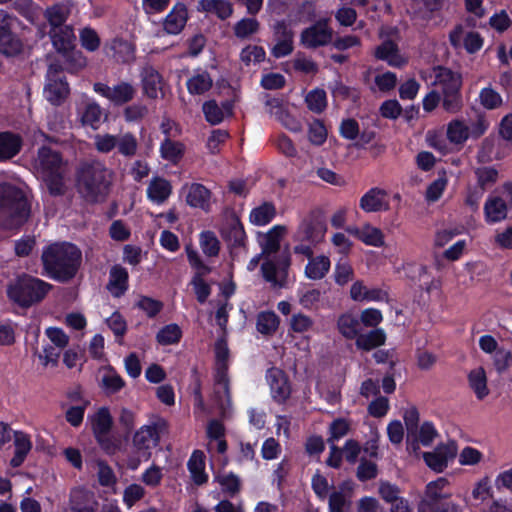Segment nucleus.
<instances>
[{"instance_id": "obj_62", "label": "nucleus", "mask_w": 512, "mask_h": 512, "mask_svg": "<svg viewBox=\"0 0 512 512\" xmlns=\"http://www.w3.org/2000/svg\"><path fill=\"white\" fill-rule=\"evenodd\" d=\"M334 280L336 284L340 286L346 285L348 282L353 280L354 269L346 260H340L334 269Z\"/></svg>"}, {"instance_id": "obj_61", "label": "nucleus", "mask_w": 512, "mask_h": 512, "mask_svg": "<svg viewBox=\"0 0 512 512\" xmlns=\"http://www.w3.org/2000/svg\"><path fill=\"white\" fill-rule=\"evenodd\" d=\"M418 275L419 286L427 293L438 291L441 288V281L438 278L431 277L428 270L424 266H418L415 268Z\"/></svg>"}, {"instance_id": "obj_23", "label": "nucleus", "mask_w": 512, "mask_h": 512, "mask_svg": "<svg viewBox=\"0 0 512 512\" xmlns=\"http://www.w3.org/2000/svg\"><path fill=\"white\" fill-rule=\"evenodd\" d=\"M375 56L395 68H401L408 63V57L401 54L397 46L391 40L384 41L378 46L375 50Z\"/></svg>"}, {"instance_id": "obj_26", "label": "nucleus", "mask_w": 512, "mask_h": 512, "mask_svg": "<svg viewBox=\"0 0 512 512\" xmlns=\"http://www.w3.org/2000/svg\"><path fill=\"white\" fill-rule=\"evenodd\" d=\"M186 202L191 207L208 211L211 205V192L202 184L193 183L187 187Z\"/></svg>"}, {"instance_id": "obj_22", "label": "nucleus", "mask_w": 512, "mask_h": 512, "mask_svg": "<svg viewBox=\"0 0 512 512\" xmlns=\"http://www.w3.org/2000/svg\"><path fill=\"white\" fill-rule=\"evenodd\" d=\"M484 217L488 224H495L504 221L508 215L506 202L496 195H490L486 199L484 206Z\"/></svg>"}, {"instance_id": "obj_53", "label": "nucleus", "mask_w": 512, "mask_h": 512, "mask_svg": "<svg viewBox=\"0 0 512 512\" xmlns=\"http://www.w3.org/2000/svg\"><path fill=\"white\" fill-rule=\"evenodd\" d=\"M282 35L277 40V43L272 48V55L276 58H281L289 55L293 51V34L287 30L285 26H280Z\"/></svg>"}, {"instance_id": "obj_54", "label": "nucleus", "mask_w": 512, "mask_h": 512, "mask_svg": "<svg viewBox=\"0 0 512 512\" xmlns=\"http://www.w3.org/2000/svg\"><path fill=\"white\" fill-rule=\"evenodd\" d=\"M118 152L125 157H133L138 150L137 138L130 132L117 135Z\"/></svg>"}, {"instance_id": "obj_19", "label": "nucleus", "mask_w": 512, "mask_h": 512, "mask_svg": "<svg viewBox=\"0 0 512 512\" xmlns=\"http://www.w3.org/2000/svg\"><path fill=\"white\" fill-rule=\"evenodd\" d=\"M271 395L278 401H285L291 393L290 384L282 370L278 368H270L266 375Z\"/></svg>"}, {"instance_id": "obj_7", "label": "nucleus", "mask_w": 512, "mask_h": 512, "mask_svg": "<svg viewBox=\"0 0 512 512\" xmlns=\"http://www.w3.org/2000/svg\"><path fill=\"white\" fill-rule=\"evenodd\" d=\"M93 90L115 106H122L132 101L136 95L134 85L126 81H120L113 86L96 82L93 84Z\"/></svg>"}, {"instance_id": "obj_49", "label": "nucleus", "mask_w": 512, "mask_h": 512, "mask_svg": "<svg viewBox=\"0 0 512 512\" xmlns=\"http://www.w3.org/2000/svg\"><path fill=\"white\" fill-rule=\"evenodd\" d=\"M350 494L344 489H339L333 491L328 500V506L330 512H349L351 501Z\"/></svg>"}, {"instance_id": "obj_33", "label": "nucleus", "mask_w": 512, "mask_h": 512, "mask_svg": "<svg viewBox=\"0 0 512 512\" xmlns=\"http://www.w3.org/2000/svg\"><path fill=\"white\" fill-rule=\"evenodd\" d=\"M128 287V272L125 268L115 265L109 273V282L107 285L110 293L115 296H121Z\"/></svg>"}, {"instance_id": "obj_12", "label": "nucleus", "mask_w": 512, "mask_h": 512, "mask_svg": "<svg viewBox=\"0 0 512 512\" xmlns=\"http://www.w3.org/2000/svg\"><path fill=\"white\" fill-rule=\"evenodd\" d=\"M77 117L83 126L98 130L102 123L103 109L94 99L84 96L77 105Z\"/></svg>"}, {"instance_id": "obj_57", "label": "nucleus", "mask_w": 512, "mask_h": 512, "mask_svg": "<svg viewBox=\"0 0 512 512\" xmlns=\"http://www.w3.org/2000/svg\"><path fill=\"white\" fill-rule=\"evenodd\" d=\"M279 325V318L274 312H261L257 317V330L261 334H273Z\"/></svg>"}, {"instance_id": "obj_40", "label": "nucleus", "mask_w": 512, "mask_h": 512, "mask_svg": "<svg viewBox=\"0 0 512 512\" xmlns=\"http://www.w3.org/2000/svg\"><path fill=\"white\" fill-rule=\"evenodd\" d=\"M70 12V7L65 4H57L47 8L45 17L50 25V30L67 26L65 22Z\"/></svg>"}, {"instance_id": "obj_6", "label": "nucleus", "mask_w": 512, "mask_h": 512, "mask_svg": "<svg viewBox=\"0 0 512 512\" xmlns=\"http://www.w3.org/2000/svg\"><path fill=\"white\" fill-rule=\"evenodd\" d=\"M35 169L46 183L50 193L60 194L63 191V175L65 163L60 154L48 147H42L38 151L35 160Z\"/></svg>"}, {"instance_id": "obj_60", "label": "nucleus", "mask_w": 512, "mask_h": 512, "mask_svg": "<svg viewBox=\"0 0 512 512\" xmlns=\"http://www.w3.org/2000/svg\"><path fill=\"white\" fill-rule=\"evenodd\" d=\"M360 241L373 247H381L384 244V235L380 229L369 224L361 228Z\"/></svg>"}, {"instance_id": "obj_39", "label": "nucleus", "mask_w": 512, "mask_h": 512, "mask_svg": "<svg viewBox=\"0 0 512 512\" xmlns=\"http://www.w3.org/2000/svg\"><path fill=\"white\" fill-rule=\"evenodd\" d=\"M21 148V139L19 136L10 133H0V159L7 160L14 157Z\"/></svg>"}, {"instance_id": "obj_32", "label": "nucleus", "mask_w": 512, "mask_h": 512, "mask_svg": "<svg viewBox=\"0 0 512 512\" xmlns=\"http://www.w3.org/2000/svg\"><path fill=\"white\" fill-rule=\"evenodd\" d=\"M172 192L171 184L161 177H154L147 188V197L150 201L161 204L165 202Z\"/></svg>"}, {"instance_id": "obj_31", "label": "nucleus", "mask_w": 512, "mask_h": 512, "mask_svg": "<svg viewBox=\"0 0 512 512\" xmlns=\"http://www.w3.org/2000/svg\"><path fill=\"white\" fill-rule=\"evenodd\" d=\"M207 437L209 438V450H215L223 454L227 450V443L224 439L225 428L218 420H211L207 425Z\"/></svg>"}, {"instance_id": "obj_58", "label": "nucleus", "mask_w": 512, "mask_h": 512, "mask_svg": "<svg viewBox=\"0 0 512 512\" xmlns=\"http://www.w3.org/2000/svg\"><path fill=\"white\" fill-rule=\"evenodd\" d=\"M186 254L190 266L195 270L193 278L204 280V277L211 272V268L201 260L198 252L190 246L186 247Z\"/></svg>"}, {"instance_id": "obj_51", "label": "nucleus", "mask_w": 512, "mask_h": 512, "mask_svg": "<svg viewBox=\"0 0 512 512\" xmlns=\"http://www.w3.org/2000/svg\"><path fill=\"white\" fill-rule=\"evenodd\" d=\"M447 138L451 143L463 144L469 138L468 124L462 120H453L447 125Z\"/></svg>"}, {"instance_id": "obj_4", "label": "nucleus", "mask_w": 512, "mask_h": 512, "mask_svg": "<svg viewBox=\"0 0 512 512\" xmlns=\"http://www.w3.org/2000/svg\"><path fill=\"white\" fill-rule=\"evenodd\" d=\"M0 224L13 229L21 226L29 217L30 208L27 200L13 186L0 185Z\"/></svg>"}, {"instance_id": "obj_18", "label": "nucleus", "mask_w": 512, "mask_h": 512, "mask_svg": "<svg viewBox=\"0 0 512 512\" xmlns=\"http://www.w3.org/2000/svg\"><path fill=\"white\" fill-rule=\"evenodd\" d=\"M266 107L271 116L275 117L286 129L299 132L302 129L301 122L293 116L288 108L278 99H270Z\"/></svg>"}, {"instance_id": "obj_59", "label": "nucleus", "mask_w": 512, "mask_h": 512, "mask_svg": "<svg viewBox=\"0 0 512 512\" xmlns=\"http://www.w3.org/2000/svg\"><path fill=\"white\" fill-rule=\"evenodd\" d=\"M199 244L202 252L208 257H215L220 250V242L211 231H204L199 236Z\"/></svg>"}, {"instance_id": "obj_20", "label": "nucleus", "mask_w": 512, "mask_h": 512, "mask_svg": "<svg viewBox=\"0 0 512 512\" xmlns=\"http://www.w3.org/2000/svg\"><path fill=\"white\" fill-rule=\"evenodd\" d=\"M143 93L152 99L158 97L163 89L161 74L151 65L147 64L140 71Z\"/></svg>"}, {"instance_id": "obj_44", "label": "nucleus", "mask_w": 512, "mask_h": 512, "mask_svg": "<svg viewBox=\"0 0 512 512\" xmlns=\"http://www.w3.org/2000/svg\"><path fill=\"white\" fill-rule=\"evenodd\" d=\"M111 50L113 51V57L118 62L129 63L135 58V47L132 43L126 40H113L111 43Z\"/></svg>"}, {"instance_id": "obj_15", "label": "nucleus", "mask_w": 512, "mask_h": 512, "mask_svg": "<svg viewBox=\"0 0 512 512\" xmlns=\"http://www.w3.org/2000/svg\"><path fill=\"white\" fill-rule=\"evenodd\" d=\"M46 335L51 343L55 345L56 348H58V350L56 351L53 347L50 346L45 347L41 359L43 361V365L45 366H48L49 364L56 365L60 356L59 350L65 348L68 345L69 337L62 329L56 327H50L46 329Z\"/></svg>"}, {"instance_id": "obj_10", "label": "nucleus", "mask_w": 512, "mask_h": 512, "mask_svg": "<svg viewBox=\"0 0 512 512\" xmlns=\"http://www.w3.org/2000/svg\"><path fill=\"white\" fill-rule=\"evenodd\" d=\"M158 424L152 423L140 427L133 436V447L143 458L148 460L150 458V450L157 446L160 440Z\"/></svg>"}, {"instance_id": "obj_21", "label": "nucleus", "mask_w": 512, "mask_h": 512, "mask_svg": "<svg viewBox=\"0 0 512 512\" xmlns=\"http://www.w3.org/2000/svg\"><path fill=\"white\" fill-rule=\"evenodd\" d=\"M213 400L223 414L231 408L229 381L224 371H217L216 373Z\"/></svg>"}, {"instance_id": "obj_42", "label": "nucleus", "mask_w": 512, "mask_h": 512, "mask_svg": "<svg viewBox=\"0 0 512 512\" xmlns=\"http://www.w3.org/2000/svg\"><path fill=\"white\" fill-rule=\"evenodd\" d=\"M199 9L217 15L220 19H226L233 13L232 4L227 0H201Z\"/></svg>"}, {"instance_id": "obj_34", "label": "nucleus", "mask_w": 512, "mask_h": 512, "mask_svg": "<svg viewBox=\"0 0 512 512\" xmlns=\"http://www.w3.org/2000/svg\"><path fill=\"white\" fill-rule=\"evenodd\" d=\"M15 452L10 464L13 467L20 466L30 450L32 449V442L30 436L22 431H15L13 434Z\"/></svg>"}, {"instance_id": "obj_64", "label": "nucleus", "mask_w": 512, "mask_h": 512, "mask_svg": "<svg viewBox=\"0 0 512 512\" xmlns=\"http://www.w3.org/2000/svg\"><path fill=\"white\" fill-rule=\"evenodd\" d=\"M259 22L254 18H243L234 26V33L238 38L245 39L257 33Z\"/></svg>"}, {"instance_id": "obj_55", "label": "nucleus", "mask_w": 512, "mask_h": 512, "mask_svg": "<svg viewBox=\"0 0 512 512\" xmlns=\"http://www.w3.org/2000/svg\"><path fill=\"white\" fill-rule=\"evenodd\" d=\"M182 337L181 328L174 323L162 327L157 335L156 340L161 345H173L180 341Z\"/></svg>"}, {"instance_id": "obj_30", "label": "nucleus", "mask_w": 512, "mask_h": 512, "mask_svg": "<svg viewBox=\"0 0 512 512\" xmlns=\"http://www.w3.org/2000/svg\"><path fill=\"white\" fill-rule=\"evenodd\" d=\"M468 384L478 400H483L490 393L486 371L483 367H476L469 372Z\"/></svg>"}, {"instance_id": "obj_46", "label": "nucleus", "mask_w": 512, "mask_h": 512, "mask_svg": "<svg viewBox=\"0 0 512 512\" xmlns=\"http://www.w3.org/2000/svg\"><path fill=\"white\" fill-rule=\"evenodd\" d=\"M213 84V80L211 76L203 71L194 74L192 77H190L187 81V88L189 93L200 95L205 92H207Z\"/></svg>"}, {"instance_id": "obj_1", "label": "nucleus", "mask_w": 512, "mask_h": 512, "mask_svg": "<svg viewBox=\"0 0 512 512\" xmlns=\"http://www.w3.org/2000/svg\"><path fill=\"white\" fill-rule=\"evenodd\" d=\"M41 259L44 270L52 279L67 281L78 270L81 252L73 244L54 243L43 251Z\"/></svg>"}, {"instance_id": "obj_27", "label": "nucleus", "mask_w": 512, "mask_h": 512, "mask_svg": "<svg viewBox=\"0 0 512 512\" xmlns=\"http://www.w3.org/2000/svg\"><path fill=\"white\" fill-rule=\"evenodd\" d=\"M92 429L99 443L103 445L104 438L110 431L113 420L110 411L106 407L100 408L91 418Z\"/></svg>"}, {"instance_id": "obj_45", "label": "nucleus", "mask_w": 512, "mask_h": 512, "mask_svg": "<svg viewBox=\"0 0 512 512\" xmlns=\"http://www.w3.org/2000/svg\"><path fill=\"white\" fill-rule=\"evenodd\" d=\"M359 326L358 318L349 313L339 316L337 320L339 333L347 339H353L358 336Z\"/></svg>"}, {"instance_id": "obj_29", "label": "nucleus", "mask_w": 512, "mask_h": 512, "mask_svg": "<svg viewBox=\"0 0 512 512\" xmlns=\"http://www.w3.org/2000/svg\"><path fill=\"white\" fill-rule=\"evenodd\" d=\"M98 502L87 492L74 489L70 496L71 512H97Z\"/></svg>"}, {"instance_id": "obj_36", "label": "nucleus", "mask_w": 512, "mask_h": 512, "mask_svg": "<svg viewBox=\"0 0 512 512\" xmlns=\"http://www.w3.org/2000/svg\"><path fill=\"white\" fill-rule=\"evenodd\" d=\"M287 266L288 263L285 267H277L274 262L266 261L261 267L263 277L274 287H283L287 278Z\"/></svg>"}, {"instance_id": "obj_50", "label": "nucleus", "mask_w": 512, "mask_h": 512, "mask_svg": "<svg viewBox=\"0 0 512 512\" xmlns=\"http://www.w3.org/2000/svg\"><path fill=\"white\" fill-rule=\"evenodd\" d=\"M474 174L477 180L476 186L486 191L490 189L498 180L499 173L494 167H478L474 170Z\"/></svg>"}, {"instance_id": "obj_38", "label": "nucleus", "mask_w": 512, "mask_h": 512, "mask_svg": "<svg viewBox=\"0 0 512 512\" xmlns=\"http://www.w3.org/2000/svg\"><path fill=\"white\" fill-rule=\"evenodd\" d=\"M287 227L284 225L273 226L262 239L263 253H275L280 248L281 239L286 235Z\"/></svg>"}, {"instance_id": "obj_2", "label": "nucleus", "mask_w": 512, "mask_h": 512, "mask_svg": "<svg viewBox=\"0 0 512 512\" xmlns=\"http://www.w3.org/2000/svg\"><path fill=\"white\" fill-rule=\"evenodd\" d=\"M112 180L113 172L103 163H83L78 170L77 189L86 201H102L109 192Z\"/></svg>"}, {"instance_id": "obj_41", "label": "nucleus", "mask_w": 512, "mask_h": 512, "mask_svg": "<svg viewBox=\"0 0 512 512\" xmlns=\"http://www.w3.org/2000/svg\"><path fill=\"white\" fill-rule=\"evenodd\" d=\"M386 334L382 329L371 330L366 334L356 337V346L359 349L369 351L385 343Z\"/></svg>"}, {"instance_id": "obj_13", "label": "nucleus", "mask_w": 512, "mask_h": 512, "mask_svg": "<svg viewBox=\"0 0 512 512\" xmlns=\"http://www.w3.org/2000/svg\"><path fill=\"white\" fill-rule=\"evenodd\" d=\"M325 233L326 228L322 223L306 217L300 222L293 239L295 242L318 244L324 239Z\"/></svg>"}, {"instance_id": "obj_3", "label": "nucleus", "mask_w": 512, "mask_h": 512, "mask_svg": "<svg viewBox=\"0 0 512 512\" xmlns=\"http://www.w3.org/2000/svg\"><path fill=\"white\" fill-rule=\"evenodd\" d=\"M421 77L439 90L443 96V107L448 112H457L461 107V76L444 67H434L422 72Z\"/></svg>"}, {"instance_id": "obj_35", "label": "nucleus", "mask_w": 512, "mask_h": 512, "mask_svg": "<svg viewBox=\"0 0 512 512\" xmlns=\"http://www.w3.org/2000/svg\"><path fill=\"white\" fill-rule=\"evenodd\" d=\"M330 259L325 255L311 258L305 267V276L311 280H320L330 269Z\"/></svg>"}, {"instance_id": "obj_47", "label": "nucleus", "mask_w": 512, "mask_h": 512, "mask_svg": "<svg viewBox=\"0 0 512 512\" xmlns=\"http://www.w3.org/2000/svg\"><path fill=\"white\" fill-rule=\"evenodd\" d=\"M203 112L206 120L215 125L223 121L226 114H230V105L225 103L223 107L211 100L203 104Z\"/></svg>"}, {"instance_id": "obj_37", "label": "nucleus", "mask_w": 512, "mask_h": 512, "mask_svg": "<svg viewBox=\"0 0 512 512\" xmlns=\"http://www.w3.org/2000/svg\"><path fill=\"white\" fill-rule=\"evenodd\" d=\"M275 216V205L271 202H264L251 210L249 220L253 225L265 226L269 224Z\"/></svg>"}, {"instance_id": "obj_25", "label": "nucleus", "mask_w": 512, "mask_h": 512, "mask_svg": "<svg viewBox=\"0 0 512 512\" xmlns=\"http://www.w3.org/2000/svg\"><path fill=\"white\" fill-rule=\"evenodd\" d=\"M53 46L58 53H68L75 47V34L71 26H64L49 31Z\"/></svg>"}, {"instance_id": "obj_14", "label": "nucleus", "mask_w": 512, "mask_h": 512, "mask_svg": "<svg viewBox=\"0 0 512 512\" xmlns=\"http://www.w3.org/2000/svg\"><path fill=\"white\" fill-rule=\"evenodd\" d=\"M457 454L456 445L451 443L438 445L434 451L426 452L423 458L426 464L436 472H442Z\"/></svg>"}, {"instance_id": "obj_17", "label": "nucleus", "mask_w": 512, "mask_h": 512, "mask_svg": "<svg viewBox=\"0 0 512 512\" xmlns=\"http://www.w3.org/2000/svg\"><path fill=\"white\" fill-rule=\"evenodd\" d=\"M359 206L367 213L388 211L390 209L388 193L378 187L371 188L360 198Z\"/></svg>"}, {"instance_id": "obj_11", "label": "nucleus", "mask_w": 512, "mask_h": 512, "mask_svg": "<svg viewBox=\"0 0 512 512\" xmlns=\"http://www.w3.org/2000/svg\"><path fill=\"white\" fill-rule=\"evenodd\" d=\"M333 30L327 20H320L304 29L300 36L301 44L310 49L325 46L332 41Z\"/></svg>"}, {"instance_id": "obj_56", "label": "nucleus", "mask_w": 512, "mask_h": 512, "mask_svg": "<svg viewBox=\"0 0 512 512\" xmlns=\"http://www.w3.org/2000/svg\"><path fill=\"white\" fill-rule=\"evenodd\" d=\"M313 328L314 320L302 312L293 314L289 320V329L294 333L305 334L313 330Z\"/></svg>"}, {"instance_id": "obj_9", "label": "nucleus", "mask_w": 512, "mask_h": 512, "mask_svg": "<svg viewBox=\"0 0 512 512\" xmlns=\"http://www.w3.org/2000/svg\"><path fill=\"white\" fill-rule=\"evenodd\" d=\"M15 23V17L0 9V52L7 56L16 55L22 50L21 41L11 33Z\"/></svg>"}, {"instance_id": "obj_48", "label": "nucleus", "mask_w": 512, "mask_h": 512, "mask_svg": "<svg viewBox=\"0 0 512 512\" xmlns=\"http://www.w3.org/2000/svg\"><path fill=\"white\" fill-rule=\"evenodd\" d=\"M184 146L180 142L165 138L160 145L161 157L171 163H177L182 157Z\"/></svg>"}, {"instance_id": "obj_24", "label": "nucleus", "mask_w": 512, "mask_h": 512, "mask_svg": "<svg viewBox=\"0 0 512 512\" xmlns=\"http://www.w3.org/2000/svg\"><path fill=\"white\" fill-rule=\"evenodd\" d=\"M188 19L187 8L184 4H176L164 19L163 27L166 33L179 34L186 25Z\"/></svg>"}, {"instance_id": "obj_28", "label": "nucleus", "mask_w": 512, "mask_h": 512, "mask_svg": "<svg viewBox=\"0 0 512 512\" xmlns=\"http://www.w3.org/2000/svg\"><path fill=\"white\" fill-rule=\"evenodd\" d=\"M99 375V386L107 395L115 394L125 386L124 379L112 367L100 369Z\"/></svg>"}, {"instance_id": "obj_63", "label": "nucleus", "mask_w": 512, "mask_h": 512, "mask_svg": "<svg viewBox=\"0 0 512 512\" xmlns=\"http://www.w3.org/2000/svg\"><path fill=\"white\" fill-rule=\"evenodd\" d=\"M397 84V76L395 73L387 71L377 74L374 78L373 91L388 92L395 88Z\"/></svg>"}, {"instance_id": "obj_16", "label": "nucleus", "mask_w": 512, "mask_h": 512, "mask_svg": "<svg viewBox=\"0 0 512 512\" xmlns=\"http://www.w3.org/2000/svg\"><path fill=\"white\" fill-rule=\"evenodd\" d=\"M450 42L454 47L463 46L468 53L473 54L482 48L484 41L478 32L458 26L450 33Z\"/></svg>"}, {"instance_id": "obj_52", "label": "nucleus", "mask_w": 512, "mask_h": 512, "mask_svg": "<svg viewBox=\"0 0 512 512\" xmlns=\"http://www.w3.org/2000/svg\"><path fill=\"white\" fill-rule=\"evenodd\" d=\"M448 485V480L442 477L430 482L426 487L427 499L436 502L441 499L449 498L451 493L447 490Z\"/></svg>"}, {"instance_id": "obj_43", "label": "nucleus", "mask_w": 512, "mask_h": 512, "mask_svg": "<svg viewBox=\"0 0 512 512\" xmlns=\"http://www.w3.org/2000/svg\"><path fill=\"white\" fill-rule=\"evenodd\" d=\"M188 469L191 473L193 481L197 485L205 483L208 479L205 473L204 455L201 451H194L188 461Z\"/></svg>"}, {"instance_id": "obj_8", "label": "nucleus", "mask_w": 512, "mask_h": 512, "mask_svg": "<svg viewBox=\"0 0 512 512\" xmlns=\"http://www.w3.org/2000/svg\"><path fill=\"white\" fill-rule=\"evenodd\" d=\"M70 92L68 83L58 75V66L50 64L47 71V84L44 88V96L52 105L62 104Z\"/></svg>"}, {"instance_id": "obj_5", "label": "nucleus", "mask_w": 512, "mask_h": 512, "mask_svg": "<svg viewBox=\"0 0 512 512\" xmlns=\"http://www.w3.org/2000/svg\"><path fill=\"white\" fill-rule=\"evenodd\" d=\"M52 285L39 278L23 274L11 281L7 295L11 301L21 307H30L41 302L51 290Z\"/></svg>"}]
</instances>
